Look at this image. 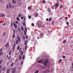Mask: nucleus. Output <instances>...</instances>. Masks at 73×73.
Returning <instances> with one entry per match:
<instances>
[{"mask_svg":"<svg viewBox=\"0 0 73 73\" xmlns=\"http://www.w3.org/2000/svg\"><path fill=\"white\" fill-rule=\"evenodd\" d=\"M49 61V60L48 59H46L44 61V63H43V65L45 66H46L47 65V64L48 63V62Z\"/></svg>","mask_w":73,"mask_h":73,"instance_id":"f257e3e1","label":"nucleus"},{"mask_svg":"<svg viewBox=\"0 0 73 73\" xmlns=\"http://www.w3.org/2000/svg\"><path fill=\"white\" fill-rule=\"evenodd\" d=\"M52 21V18H50L49 19V21Z\"/></svg>","mask_w":73,"mask_h":73,"instance_id":"393cba45","label":"nucleus"},{"mask_svg":"<svg viewBox=\"0 0 73 73\" xmlns=\"http://www.w3.org/2000/svg\"><path fill=\"white\" fill-rule=\"evenodd\" d=\"M25 31H27V27H25Z\"/></svg>","mask_w":73,"mask_h":73,"instance_id":"6e6d98bb","label":"nucleus"},{"mask_svg":"<svg viewBox=\"0 0 73 73\" xmlns=\"http://www.w3.org/2000/svg\"><path fill=\"white\" fill-rule=\"evenodd\" d=\"M54 21L52 23V25H53V24H54Z\"/></svg>","mask_w":73,"mask_h":73,"instance_id":"37998d69","label":"nucleus"},{"mask_svg":"<svg viewBox=\"0 0 73 73\" xmlns=\"http://www.w3.org/2000/svg\"><path fill=\"white\" fill-rule=\"evenodd\" d=\"M35 16H36L37 17V16H38V14H37V13H36L35 14Z\"/></svg>","mask_w":73,"mask_h":73,"instance_id":"c9c22d12","label":"nucleus"},{"mask_svg":"<svg viewBox=\"0 0 73 73\" xmlns=\"http://www.w3.org/2000/svg\"><path fill=\"white\" fill-rule=\"evenodd\" d=\"M11 52H12V51L11 50L9 53V55H10V54H11Z\"/></svg>","mask_w":73,"mask_h":73,"instance_id":"a878e982","label":"nucleus"},{"mask_svg":"<svg viewBox=\"0 0 73 73\" xmlns=\"http://www.w3.org/2000/svg\"><path fill=\"white\" fill-rule=\"evenodd\" d=\"M23 18H24V17H23V16H22V17H21V19H22V20H23Z\"/></svg>","mask_w":73,"mask_h":73,"instance_id":"79ce46f5","label":"nucleus"},{"mask_svg":"<svg viewBox=\"0 0 73 73\" xmlns=\"http://www.w3.org/2000/svg\"><path fill=\"white\" fill-rule=\"evenodd\" d=\"M18 32H21V29L19 28H18Z\"/></svg>","mask_w":73,"mask_h":73,"instance_id":"4468645a","label":"nucleus"},{"mask_svg":"<svg viewBox=\"0 0 73 73\" xmlns=\"http://www.w3.org/2000/svg\"><path fill=\"white\" fill-rule=\"evenodd\" d=\"M63 58H65V56H63Z\"/></svg>","mask_w":73,"mask_h":73,"instance_id":"0e129e2a","label":"nucleus"},{"mask_svg":"<svg viewBox=\"0 0 73 73\" xmlns=\"http://www.w3.org/2000/svg\"><path fill=\"white\" fill-rule=\"evenodd\" d=\"M22 58V56L21 55H20L19 56V60H21Z\"/></svg>","mask_w":73,"mask_h":73,"instance_id":"6e6552de","label":"nucleus"},{"mask_svg":"<svg viewBox=\"0 0 73 73\" xmlns=\"http://www.w3.org/2000/svg\"><path fill=\"white\" fill-rule=\"evenodd\" d=\"M3 26L5 25V23L4 24H3Z\"/></svg>","mask_w":73,"mask_h":73,"instance_id":"680f3d73","label":"nucleus"},{"mask_svg":"<svg viewBox=\"0 0 73 73\" xmlns=\"http://www.w3.org/2000/svg\"><path fill=\"white\" fill-rule=\"evenodd\" d=\"M23 64V61H22L21 62V64Z\"/></svg>","mask_w":73,"mask_h":73,"instance_id":"4d7b16f0","label":"nucleus"},{"mask_svg":"<svg viewBox=\"0 0 73 73\" xmlns=\"http://www.w3.org/2000/svg\"><path fill=\"white\" fill-rule=\"evenodd\" d=\"M24 33L25 35H26V32L25 31H24Z\"/></svg>","mask_w":73,"mask_h":73,"instance_id":"de8ad7c7","label":"nucleus"},{"mask_svg":"<svg viewBox=\"0 0 73 73\" xmlns=\"http://www.w3.org/2000/svg\"><path fill=\"white\" fill-rule=\"evenodd\" d=\"M7 9H9V7H8V5H7Z\"/></svg>","mask_w":73,"mask_h":73,"instance_id":"4c0bfd02","label":"nucleus"},{"mask_svg":"<svg viewBox=\"0 0 73 73\" xmlns=\"http://www.w3.org/2000/svg\"><path fill=\"white\" fill-rule=\"evenodd\" d=\"M12 2L13 4H15V3L16 4V1H15V0H13Z\"/></svg>","mask_w":73,"mask_h":73,"instance_id":"1a4fd4ad","label":"nucleus"},{"mask_svg":"<svg viewBox=\"0 0 73 73\" xmlns=\"http://www.w3.org/2000/svg\"><path fill=\"white\" fill-rule=\"evenodd\" d=\"M9 6L10 8H11V4L10 3L9 4Z\"/></svg>","mask_w":73,"mask_h":73,"instance_id":"c756f323","label":"nucleus"},{"mask_svg":"<svg viewBox=\"0 0 73 73\" xmlns=\"http://www.w3.org/2000/svg\"><path fill=\"white\" fill-rule=\"evenodd\" d=\"M6 34V33L4 32L3 34V36H5V35Z\"/></svg>","mask_w":73,"mask_h":73,"instance_id":"bb28decb","label":"nucleus"},{"mask_svg":"<svg viewBox=\"0 0 73 73\" xmlns=\"http://www.w3.org/2000/svg\"><path fill=\"white\" fill-rule=\"evenodd\" d=\"M26 39H28V36L26 35Z\"/></svg>","mask_w":73,"mask_h":73,"instance_id":"8fccbe9b","label":"nucleus"},{"mask_svg":"<svg viewBox=\"0 0 73 73\" xmlns=\"http://www.w3.org/2000/svg\"><path fill=\"white\" fill-rule=\"evenodd\" d=\"M48 11L49 12H51V10H50V8H48Z\"/></svg>","mask_w":73,"mask_h":73,"instance_id":"9b49d317","label":"nucleus"},{"mask_svg":"<svg viewBox=\"0 0 73 73\" xmlns=\"http://www.w3.org/2000/svg\"><path fill=\"white\" fill-rule=\"evenodd\" d=\"M42 60H40L38 61L39 63H41L42 62Z\"/></svg>","mask_w":73,"mask_h":73,"instance_id":"f8f14e48","label":"nucleus"},{"mask_svg":"<svg viewBox=\"0 0 73 73\" xmlns=\"http://www.w3.org/2000/svg\"><path fill=\"white\" fill-rule=\"evenodd\" d=\"M14 27L15 28H17V25H16L15 23H14L13 24Z\"/></svg>","mask_w":73,"mask_h":73,"instance_id":"7ed1b4c3","label":"nucleus"},{"mask_svg":"<svg viewBox=\"0 0 73 73\" xmlns=\"http://www.w3.org/2000/svg\"><path fill=\"white\" fill-rule=\"evenodd\" d=\"M55 7H56V8H57V7H58V3H56L55 5Z\"/></svg>","mask_w":73,"mask_h":73,"instance_id":"20e7f679","label":"nucleus"},{"mask_svg":"<svg viewBox=\"0 0 73 73\" xmlns=\"http://www.w3.org/2000/svg\"><path fill=\"white\" fill-rule=\"evenodd\" d=\"M46 21H49V19H46Z\"/></svg>","mask_w":73,"mask_h":73,"instance_id":"338daca9","label":"nucleus"},{"mask_svg":"<svg viewBox=\"0 0 73 73\" xmlns=\"http://www.w3.org/2000/svg\"><path fill=\"white\" fill-rule=\"evenodd\" d=\"M24 20H25V17H24L23 18Z\"/></svg>","mask_w":73,"mask_h":73,"instance_id":"864d4df0","label":"nucleus"},{"mask_svg":"<svg viewBox=\"0 0 73 73\" xmlns=\"http://www.w3.org/2000/svg\"><path fill=\"white\" fill-rule=\"evenodd\" d=\"M32 26H33H33H34V24H33V23H32Z\"/></svg>","mask_w":73,"mask_h":73,"instance_id":"3c124183","label":"nucleus"},{"mask_svg":"<svg viewBox=\"0 0 73 73\" xmlns=\"http://www.w3.org/2000/svg\"><path fill=\"white\" fill-rule=\"evenodd\" d=\"M38 73V70H36L35 72V73Z\"/></svg>","mask_w":73,"mask_h":73,"instance_id":"6ab92c4d","label":"nucleus"},{"mask_svg":"<svg viewBox=\"0 0 73 73\" xmlns=\"http://www.w3.org/2000/svg\"><path fill=\"white\" fill-rule=\"evenodd\" d=\"M17 19L18 21H19V20H20V19H19V18L18 17L17 18Z\"/></svg>","mask_w":73,"mask_h":73,"instance_id":"b1692460","label":"nucleus"},{"mask_svg":"<svg viewBox=\"0 0 73 73\" xmlns=\"http://www.w3.org/2000/svg\"><path fill=\"white\" fill-rule=\"evenodd\" d=\"M15 46H13V51H15Z\"/></svg>","mask_w":73,"mask_h":73,"instance_id":"a211bd4d","label":"nucleus"},{"mask_svg":"<svg viewBox=\"0 0 73 73\" xmlns=\"http://www.w3.org/2000/svg\"><path fill=\"white\" fill-rule=\"evenodd\" d=\"M19 52H20V54H21V55H23V54L24 53V52L23 51H21Z\"/></svg>","mask_w":73,"mask_h":73,"instance_id":"0eeeda50","label":"nucleus"},{"mask_svg":"<svg viewBox=\"0 0 73 73\" xmlns=\"http://www.w3.org/2000/svg\"><path fill=\"white\" fill-rule=\"evenodd\" d=\"M15 35L14 34H13V38H15Z\"/></svg>","mask_w":73,"mask_h":73,"instance_id":"5701e85b","label":"nucleus"},{"mask_svg":"<svg viewBox=\"0 0 73 73\" xmlns=\"http://www.w3.org/2000/svg\"><path fill=\"white\" fill-rule=\"evenodd\" d=\"M23 40H25V36H24V35H23Z\"/></svg>","mask_w":73,"mask_h":73,"instance_id":"aec40b11","label":"nucleus"},{"mask_svg":"<svg viewBox=\"0 0 73 73\" xmlns=\"http://www.w3.org/2000/svg\"><path fill=\"white\" fill-rule=\"evenodd\" d=\"M31 16H29V19H31Z\"/></svg>","mask_w":73,"mask_h":73,"instance_id":"a19ab883","label":"nucleus"},{"mask_svg":"<svg viewBox=\"0 0 73 73\" xmlns=\"http://www.w3.org/2000/svg\"><path fill=\"white\" fill-rule=\"evenodd\" d=\"M3 54V52H0V56H2Z\"/></svg>","mask_w":73,"mask_h":73,"instance_id":"ddd939ff","label":"nucleus"},{"mask_svg":"<svg viewBox=\"0 0 73 73\" xmlns=\"http://www.w3.org/2000/svg\"><path fill=\"white\" fill-rule=\"evenodd\" d=\"M25 58V55H23V56L22 59L24 60Z\"/></svg>","mask_w":73,"mask_h":73,"instance_id":"9d476101","label":"nucleus"},{"mask_svg":"<svg viewBox=\"0 0 73 73\" xmlns=\"http://www.w3.org/2000/svg\"><path fill=\"white\" fill-rule=\"evenodd\" d=\"M21 15L19 14V17H21Z\"/></svg>","mask_w":73,"mask_h":73,"instance_id":"f704fd0d","label":"nucleus"},{"mask_svg":"<svg viewBox=\"0 0 73 73\" xmlns=\"http://www.w3.org/2000/svg\"><path fill=\"white\" fill-rule=\"evenodd\" d=\"M21 29H22V31H24V28H23V26H21Z\"/></svg>","mask_w":73,"mask_h":73,"instance_id":"2eb2a0df","label":"nucleus"},{"mask_svg":"<svg viewBox=\"0 0 73 73\" xmlns=\"http://www.w3.org/2000/svg\"><path fill=\"white\" fill-rule=\"evenodd\" d=\"M16 43L17 44H19V42H18V40H16Z\"/></svg>","mask_w":73,"mask_h":73,"instance_id":"4be33fe9","label":"nucleus"},{"mask_svg":"<svg viewBox=\"0 0 73 73\" xmlns=\"http://www.w3.org/2000/svg\"><path fill=\"white\" fill-rule=\"evenodd\" d=\"M51 8L52 9H53V6H52L51 7Z\"/></svg>","mask_w":73,"mask_h":73,"instance_id":"774afa93","label":"nucleus"},{"mask_svg":"<svg viewBox=\"0 0 73 73\" xmlns=\"http://www.w3.org/2000/svg\"><path fill=\"white\" fill-rule=\"evenodd\" d=\"M61 61H62V60H59V62H61Z\"/></svg>","mask_w":73,"mask_h":73,"instance_id":"c03bdc74","label":"nucleus"},{"mask_svg":"<svg viewBox=\"0 0 73 73\" xmlns=\"http://www.w3.org/2000/svg\"><path fill=\"white\" fill-rule=\"evenodd\" d=\"M15 23L16 24H18V22L17 21H15Z\"/></svg>","mask_w":73,"mask_h":73,"instance_id":"bf43d9fd","label":"nucleus"},{"mask_svg":"<svg viewBox=\"0 0 73 73\" xmlns=\"http://www.w3.org/2000/svg\"><path fill=\"white\" fill-rule=\"evenodd\" d=\"M28 9H31V7H28Z\"/></svg>","mask_w":73,"mask_h":73,"instance_id":"e433bc0d","label":"nucleus"},{"mask_svg":"<svg viewBox=\"0 0 73 73\" xmlns=\"http://www.w3.org/2000/svg\"><path fill=\"white\" fill-rule=\"evenodd\" d=\"M3 70V68H2L1 70V72H0V73H1V71Z\"/></svg>","mask_w":73,"mask_h":73,"instance_id":"052dcab7","label":"nucleus"},{"mask_svg":"<svg viewBox=\"0 0 73 73\" xmlns=\"http://www.w3.org/2000/svg\"><path fill=\"white\" fill-rule=\"evenodd\" d=\"M66 24L67 25H69V22H66Z\"/></svg>","mask_w":73,"mask_h":73,"instance_id":"49530a36","label":"nucleus"},{"mask_svg":"<svg viewBox=\"0 0 73 73\" xmlns=\"http://www.w3.org/2000/svg\"><path fill=\"white\" fill-rule=\"evenodd\" d=\"M9 45V43H8L5 45V46H7Z\"/></svg>","mask_w":73,"mask_h":73,"instance_id":"c85d7f7f","label":"nucleus"},{"mask_svg":"<svg viewBox=\"0 0 73 73\" xmlns=\"http://www.w3.org/2000/svg\"><path fill=\"white\" fill-rule=\"evenodd\" d=\"M16 68H15L14 70H13V71L12 72V73H15V72H16Z\"/></svg>","mask_w":73,"mask_h":73,"instance_id":"39448f33","label":"nucleus"},{"mask_svg":"<svg viewBox=\"0 0 73 73\" xmlns=\"http://www.w3.org/2000/svg\"><path fill=\"white\" fill-rule=\"evenodd\" d=\"M5 14L3 13H0V17H5Z\"/></svg>","mask_w":73,"mask_h":73,"instance_id":"f03ea898","label":"nucleus"},{"mask_svg":"<svg viewBox=\"0 0 73 73\" xmlns=\"http://www.w3.org/2000/svg\"><path fill=\"white\" fill-rule=\"evenodd\" d=\"M17 38H18V41H21V40H20V36H17Z\"/></svg>","mask_w":73,"mask_h":73,"instance_id":"423d86ee","label":"nucleus"},{"mask_svg":"<svg viewBox=\"0 0 73 73\" xmlns=\"http://www.w3.org/2000/svg\"><path fill=\"white\" fill-rule=\"evenodd\" d=\"M21 51H22L21 50V48H20V49H19V52H20Z\"/></svg>","mask_w":73,"mask_h":73,"instance_id":"09e8293b","label":"nucleus"},{"mask_svg":"<svg viewBox=\"0 0 73 73\" xmlns=\"http://www.w3.org/2000/svg\"><path fill=\"white\" fill-rule=\"evenodd\" d=\"M10 58H11V56H9L8 57V59H9V60L10 59Z\"/></svg>","mask_w":73,"mask_h":73,"instance_id":"69168bd1","label":"nucleus"},{"mask_svg":"<svg viewBox=\"0 0 73 73\" xmlns=\"http://www.w3.org/2000/svg\"><path fill=\"white\" fill-rule=\"evenodd\" d=\"M13 66V63H12L11 65V66L12 67Z\"/></svg>","mask_w":73,"mask_h":73,"instance_id":"ea45409f","label":"nucleus"},{"mask_svg":"<svg viewBox=\"0 0 73 73\" xmlns=\"http://www.w3.org/2000/svg\"><path fill=\"white\" fill-rule=\"evenodd\" d=\"M16 62H17V61H18V59H17L15 61Z\"/></svg>","mask_w":73,"mask_h":73,"instance_id":"e2e57ef3","label":"nucleus"},{"mask_svg":"<svg viewBox=\"0 0 73 73\" xmlns=\"http://www.w3.org/2000/svg\"><path fill=\"white\" fill-rule=\"evenodd\" d=\"M43 35V34H40V36H41Z\"/></svg>","mask_w":73,"mask_h":73,"instance_id":"a18cd8bd","label":"nucleus"},{"mask_svg":"<svg viewBox=\"0 0 73 73\" xmlns=\"http://www.w3.org/2000/svg\"><path fill=\"white\" fill-rule=\"evenodd\" d=\"M42 2H43V3H45V1H43Z\"/></svg>","mask_w":73,"mask_h":73,"instance_id":"603ef678","label":"nucleus"},{"mask_svg":"<svg viewBox=\"0 0 73 73\" xmlns=\"http://www.w3.org/2000/svg\"><path fill=\"white\" fill-rule=\"evenodd\" d=\"M23 26H25V23H23Z\"/></svg>","mask_w":73,"mask_h":73,"instance_id":"2f4dec72","label":"nucleus"},{"mask_svg":"<svg viewBox=\"0 0 73 73\" xmlns=\"http://www.w3.org/2000/svg\"><path fill=\"white\" fill-rule=\"evenodd\" d=\"M66 41L65 40H64L63 42V44H65V43H66Z\"/></svg>","mask_w":73,"mask_h":73,"instance_id":"412c9836","label":"nucleus"},{"mask_svg":"<svg viewBox=\"0 0 73 73\" xmlns=\"http://www.w3.org/2000/svg\"><path fill=\"white\" fill-rule=\"evenodd\" d=\"M13 33H15V30H13Z\"/></svg>","mask_w":73,"mask_h":73,"instance_id":"13d9d810","label":"nucleus"},{"mask_svg":"<svg viewBox=\"0 0 73 73\" xmlns=\"http://www.w3.org/2000/svg\"><path fill=\"white\" fill-rule=\"evenodd\" d=\"M19 49H20V46H19L17 47V50H19Z\"/></svg>","mask_w":73,"mask_h":73,"instance_id":"dca6fc26","label":"nucleus"},{"mask_svg":"<svg viewBox=\"0 0 73 73\" xmlns=\"http://www.w3.org/2000/svg\"><path fill=\"white\" fill-rule=\"evenodd\" d=\"M62 7H63V5H61L60 7V8H62Z\"/></svg>","mask_w":73,"mask_h":73,"instance_id":"72a5a7b5","label":"nucleus"},{"mask_svg":"<svg viewBox=\"0 0 73 73\" xmlns=\"http://www.w3.org/2000/svg\"><path fill=\"white\" fill-rule=\"evenodd\" d=\"M5 70V68L4 67L3 68V71H4Z\"/></svg>","mask_w":73,"mask_h":73,"instance_id":"58836bf2","label":"nucleus"},{"mask_svg":"<svg viewBox=\"0 0 73 73\" xmlns=\"http://www.w3.org/2000/svg\"><path fill=\"white\" fill-rule=\"evenodd\" d=\"M7 73H9V69H8L7 70Z\"/></svg>","mask_w":73,"mask_h":73,"instance_id":"f3484780","label":"nucleus"},{"mask_svg":"<svg viewBox=\"0 0 73 73\" xmlns=\"http://www.w3.org/2000/svg\"><path fill=\"white\" fill-rule=\"evenodd\" d=\"M2 62H3V60H1L0 61V64H1V63H2Z\"/></svg>","mask_w":73,"mask_h":73,"instance_id":"7c9ffc66","label":"nucleus"},{"mask_svg":"<svg viewBox=\"0 0 73 73\" xmlns=\"http://www.w3.org/2000/svg\"><path fill=\"white\" fill-rule=\"evenodd\" d=\"M27 42H25V46H27Z\"/></svg>","mask_w":73,"mask_h":73,"instance_id":"cd10ccee","label":"nucleus"},{"mask_svg":"<svg viewBox=\"0 0 73 73\" xmlns=\"http://www.w3.org/2000/svg\"><path fill=\"white\" fill-rule=\"evenodd\" d=\"M27 46H26L25 47V50H27Z\"/></svg>","mask_w":73,"mask_h":73,"instance_id":"473e14b6","label":"nucleus"},{"mask_svg":"<svg viewBox=\"0 0 73 73\" xmlns=\"http://www.w3.org/2000/svg\"><path fill=\"white\" fill-rule=\"evenodd\" d=\"M3 49V48H1V50H0V52H1V51Z\"/></svg>","mask_w":73,"mask_h":73,"instance_id":"5fc2aeb1","label":"nucleus"}]
</instances>
